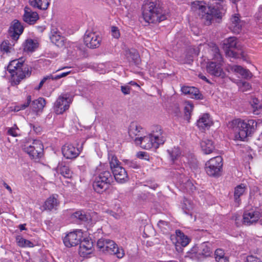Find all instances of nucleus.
Segmentation results:
<instances>
[{"label":"nucleus","mask_w":262,"mask_h":262,"mask_svg":"<svg viewBox=\"0 0 262 262\" xmlns=\"http://www.w3.org/2000/svg\"><path fill=\"white\" fill-rule=\"evenodd\" d=\"M128 135L130 138L134 140L135 143L136 140L145 134V130L137 122H132L128 127Z\"/></svg>","instance_id":"nucleus-15"},{"label":"nucleus","mask_w":262,"mask_h":262,"mask_svg":"<svg viewBox=\"0 0 262 262\" xmlns=\"http://www.w3.org/2000/svg\"><path fill=\"white\" fill-rule=\"evenodd\" d=\"M230 25V30L234 33H239L242 29L241 25L240 16L238 14H235L232 16Z\"/></svg>","instance_id":"nucleus-24"},{"label":"nucleus","mask_w":262,"mask_h":262,"mask_svg":"<svg viewBox=\"0 0 262 262\" xmlns=\"http://www.w3.org/2000/svg\"><path fill=\"white\" fill-rule=\"evenodd\" d=\"M70 73H71V71H68V72H63V73H61V74H60L59 75H56L55 76H53L52 75V80L58 79H60L61 78H62V77L67 76V75H68Z\"/></svg>","instance_id":"nucleus-50"},{"label":"nucleus","mask_w":262,"mask_h":262,"mask_svg":"<svg viewBox=\"0 0 262 262\" xmlns=\"http://www.w3.org/2000/svg\"><path fill=\"white\" fill-rule=\"evenodd\" d=\"M213 53L214 61H210L207 63L206 71L212 76L225 78L226 74L222 68L223 58L220 53V50L215 43H210L208 45Z\"/></svg>","instance_id":"nucleus-3"},{"label":"nucleus","mask_w":262,"mask_h":262,"mask_svg":"<svg viewBox=\"0 0 262 262\" xmlns=\"http://www.w3.org/2000/svg\"><path fill=\"white\" fill-rule=\"evenodd\" d=\"M223 160L221 156H216L209 159L205 163V171L212 177L218 178L222 175Z\"/></svg>","instance_id":"nucleus-7"},{"label":"nucleus","mask_w":262,"mask_h":262,"mask_svg":"<svg viewBox=\"0 0 262 262\" xmlns=\"http://www.w3.org/2000/svg\"><path fill=\"white\" fill-rule=\"evenodd\" d=\"M2 183L4 186L7 189V190L10 193H12V190L10 186H9L5 181H2Z\"/></svg>","instance_id":"nucleus-55"},{"label":"nucleus","mask_w":262,"mask_h":262,"mask_svg":"<svg viewBox=\"0 0 262 262\" xmlns=\"http://www.w3.org/2000/svg\"><path fill=\"white\" fill-rule=\"evenodd\" d=\"M237 38L235 37H230L224 41V46L227 50L226 54L233 58H237L238 57V54L232 50V49L236 48Z\"/></svg>","instance_id":"nucleus-17"},{"label":"nucleus","mask_w":262,"mask_h":262,"mask_svg":"<svg viewBox=\"0 0 262 262\" xmlns=\"http://www.w3.org/2000/svg\"><path fill=\"white\" fill-rule=\"evenodd\" d=\"M109 163L112 171L116 169L118 167H120L121 163L118 160L117 157L113 154H110L108 155Z\"/></svg>","instance_id":"nucleus-35"},{"label":"nucleus","mask_w":262,"mask_h":262,"mask_svg":"<svg viewBox=\"0 0 262 262\" xmlns=\"http://www.w3.org/2000/svg\"><path fill=\"white\" fill-rule=\"evenodd\" d=\"M131 88L127 85L121 86V91L124 95L129 94L130 92Z\"/></svg>","instance_id":"nucleus-52"},{"label":"nucleus","mask_w":262,"mask_h":262,"mask_svg":"<svg viewBox=\"0 0 262 262\" xmlns=\"http://www.w3.org/2000/svg\"><path fill=\"white\" fill-rule=\"evenodd\" d=\"M212 124L211 118L208 113H205L201 115L196 122L197 126L202 130L209 129Z\"/></svg>","instance_id":"nucleus-21"},{"label":"nucleus","mask_w":262,"mask_h":262,"mask_svg":"<svg viewBox=\"0 0 262 262\" xmlns=\"http://www.w3.org/2000/svg\"><path fill=\"white\" fill-rule=\"evenodd\" d=\"M251 89V85L250 84L246 81L242 82V85L240 86V89L243 92H246L250 90Z\"/></svg>","instance_id":"nucleus-47"},{"label":"nucleus","mask_w":262,"mask_h":262,"mask_svg":"<svg viewBox=\"0 0 262 262\" xmlns=\"http://www.w3.org/2000/svg\"><path fill=\"white\" fill-rule=\"evenodd\" d=\"M79 244V254L81 256L85 257L92 253L93 244L91 239L84 238Z\"/></svg>","instance_id":"nucleus-19"},{"label":"nucleus","mask_w":262,"mask_h":262,"mask_svg":"<svg viewBox=\"0 0 262 262\" xmlns=\"http://www.w3.org/2000/svg\"><path fill=\"white\" fill-rule=\"evenodd\" d=\"M23 20L29 25H34L39 19V15L36 12L33 11L30 8L26 6L24 9Z\"/></svg>","instance_id":"nucleus-20"},{"label":"nucleus","mask_w":262,"mask_h":262,"mask_svg":"<svg viewBox=\"0 0 262 262\" xmlns=\"http://www.w3.org/2000/svg\"><path fill=\"white\" fill-rule=\"evenodd\" d=\"M195 54L196 56H198L199 55V52H195Z\"/></svg>","instance_id":"nucleus-63"},{"label":"nucleus","mask_w":262,"mask_h":262,"mask_svg":"<svg viewBox=\"0 0 262 262\" xmlns=\"http://www.w3.org/2000/svg\"><path fill=\"white\" fill-rule=\"evenodd\" d=\"M26 224H20L19 225V228L21 231L25 230L26 229Z\"/></svg>","instance_id":"nucleus-61"},{"label":"nucleus","mask_w":262,"mask_h":262,"mask_svg":"<svg viewBox=\"0 0 262 262\" xmlns=\"http://www.w3.org/2000/svg\"><path fill=\"white\" fill-rule=\"evenodd\" d=\"M181 91L185 95H188L190 98L196 99H202V95L200 93L199 89L194 86H183L181 88Z\"/></svg>","instance_id":"nucleus-23"},{"label":"nucleus","mask_w":262,"mask_h":262,"mask_svg":"<svg viewBox=\"0 0 262 262\" xmlns=\"http://www.w3.org/2000/svg\"><path fill=\"white\" fill-rule=\"evenodd\" d=\"M104 252L114 254L118 258H122L125 255L124 249L122 247H118L114 241L110 239L108 240Z\"/></svg>","instance_id":"nucleus-13"},{"label":"nucleus","mask_w":262,"mask_h":262,"mask_svg":"<svg viewBox=\"0 0 262 262\" xmlns=\"http://www.w3.org/2000/svg\"><path fill=\"white\" fill-rule=\"evenodd\" d=\"M112 172L116 181L119 183H124L128 180L127 173L122 166L117 167L116 169L112 170Z\"/></svg>","instance_id":"nucleus-22"},{"label":"nucleus","mask_w":262,"mask_h":262,"mask_svg":"<svg viewBox=\"0 0 262 262\" xmlns=\"http://www.w3.org/2000/svg\"><path fill=\"white\" fill-rule=\"evenodd\" d=\"M8 71L12 77L16 76L17 81L19 82L26 76H29L31 71L29 70L28 65L25 63L23 58L13 60L9 62L7 67Z\"/></svg>","instance_id":"nucleus-5"},{"label":"nucleus","mask_w":262,"mask_h":262,"mask_svg":"<svg viewBox=\"0 0 262 262\" xmlns=\"http://www.w3.org/2000/svg\"><path fill=\"white\" fill-rule=\"evenodd\" d=\"M194 247L192 250L193 253H195L200 258H205L210 256L212 253V250L211 247V244L209 242H204L200 244L197 247Z\"/></svg>","instance_id":"nucleus-14"},{"label":"nucleus","mask_w":262,"mask_h":262,"mask_svg":"<svg viewBox=\"0 0 262 262\" xmlns=\"http://www.w3.org/2000/svg\"><path fill=\"white\" fill-rule=\"evenodd\" d=\"M71 218L77 222L83 223L89 221L90 216L83 211L79 210L73 213L71 215Z\"/></svg>","instance_id":"nucleus-31"},{"label":"nucleus","mask_w":262,"mask_h":262,"mask_svg":"<svg viewBox=\"0 0 262 262\" xmlns=\"http://www.w3.org/2000/svg\"><path fill=\"white\" fill-rule=\"evenodd\" d=\"M111 34L112 36L116 39H118L120 36L119 29L116 26H113L111 27Z\"/></svg>","instance_id":"nucleus-45"},{"label":"nucleus","mask_w":262,"mask_h":262,"mask_svg":"<svg viewBox=\"0 0 262 262\" xmlns=\"http://www.w3.org/2000/svg\"><path fill=\"white\" fill-rule=\"evenodd\" d=\"M52 75H51V74H50L49 75H47V76H45L40 81L38 86L35 88V90H39L41 89V88L42 86V85L45 83V82L47 80L52 79Z\"/></svg>","instance_id":"nucleus-46"},{"label":"nucleus","mask_w":262,"mask_h":262,"mask_svg":"<svg viewBox=\"0 0 262 262\" xmlns=\"http://www.w3.org/2000/svg\"><path fill=\"white\" fill-rule=\"evenodd\" d=\"M71 104V100L68 94L60 95L54 102L53 108L56 115L62 114L68 110Z\"/></svg>","instance_id":"nucleus-8"},{"label":"nucleus","mask_w":262,"mask_h":262,"mask_svg":"<svg viewBox=\"0 0 262 262\" xmlns=\"http://www.w3.org/2000/svg\"><path fill=\"white\" fill-rule=\"evenodd\" d=\"M24 29V27L19 21L16 19L14 20L9 29L11 38L16 41L23 33Z\"/></svg>","instance_id":"nucleus-16"},{"label":"nucleus","mask_w":262,"mask_h":262,"mask_svg":"<svg viewBox=\"0 0 262 262\" xmlns=\"http://www.w3.org/2000/svg\"><path fill=\"white\" fill-rule=\"evenodd\" d=\"M50 38H51V41L55 43H57V41L59 40V38H60V35H57V33H56V34H53L51 37H50Z\"/></svg>","instance_id":"nucleus-54"},{"label":"nucleus","mask_w":262,"mask_h":262,"mask_svg":"<svg viewBox=\"0 0 262 262\" xmlns=\"http://www.w3.org/2000/svg\"><path fill=\"white\" fill-rule=\"evenodd\" d=\"M101 37L98 33L93 31L87 30L83 36L84 43L88 48L96 49L101 44Z\"/></svg>","instance_id":"nucleus-9"},{"label":"nucleus","mask_w":262,"mask_h":262,"mask_svg":"<svg viewBox=\"0 0 262 262\" xmlns=\"http://www.w3.org/2000/svg\"><path fill=\"white\" fill-rule=\"evenodd\" d=\"M242 56L243 59L244 60H245V58H244L245 57H244V56L243 55V53H242Z\"/></svg>","instance_id":"nucleus-62"},{"label":"nucleus","mask_w":262,"mask_h":262,"mask_svg":"<svg viewBox=\"0 0 262 262\" xmlns=\"http://www.w3.org/2000/svg\"><path fill=\"white\" fill-rule=\"evenodd\" d=\"M165 141L162 127L159 125H156L152 127L150 134L146 136L144 135L140 139L136 140V144L140 145L142 148L148 150L152 147L158 148Z\"/></svg>","instance_id":"nucleus-1"},{"label":"nucleus","mask_w":262,"mask_h":262,"mask_svg":"<svg viewBox=\"0 0 262 262\" xmlns=\"http://www.w3.org/2000/svg\"><path fill=\"white\" fill-rule=\"evenodd\" d=\"M14 43H11L8 40H4L0 45V51L3 55L9 54L13 50Z\"/></svg>","instance_id":"nucleus-32"},{"label":"nucleus","mask_w":262,"mask_h":262,"mask_svg":"<svg viewBox=\"0 0 262 262\" xmlns=\"http://www.w3.org/2000/svg\"><path fill=\"white\" fill-rule=\"evenodd\" d=\"M30 5L34 8L46 10L50 4V0H29Z\"/></svg>","instance_id":"nucleus-27"},{"label":"nucleus","mask_w":262,"mask_h":262,"mask_svg":"<svg viewBox=\"0 0 262 262\" xmlns=\"http://www.w3.org/2000/svg\"><path fill=\"white\" fill-rule=\"evenodd\" d=\"M193 105L189 101L186 102L184 107V116L186 120L189 121L190 119L191 113L193 110Z\"/></svg>","instance_id":"nucleus-39"},{"label":"nucleus","mask_w":262,"mask_h":262,"mask_svg":"<svg viewBox=\"0 0 262 262\" xmlns=\"http://www.w3.org/2000/svg\"><path fill=\"white\" fill-rule=\"evenodd\" d=\"M33 129L37 133H40L41 130V128L40 126H35V125L33 126Z\"/></svg>","instance_id":"nucleus-58"},{"label":"nucleus","mask_w":262,"mask_h":262,"mask_svg":"<svg viewBox=\"0 0 262 262\" xmlns=\"http://www.w3.org/2000/svg\"><path fill=\"white\" fill-rule=\"evenodd\" d=\"M246 189V186L244 184L236 186L234 188V199L236 203H239L241 201L240 197L243 195Z\"/></svg>","instance_id":"nucleus-34"},{"label":"nucleus","mask_w":262,"mask_h":262,"mask_svg":"<svg viewBox=\"0 0 262 262\" xmlns=\"http://www.w3.org/2000/svg\"><path fill=\"white\" fill-rule=\"evenodd\" d=\"M17 244L20 247H33V244L30 241L20 236L16 237Z\"/></svg>","instance_id":"nucleus-37"},{"label":"nucleus","mask_w":262,"mask_h":262,"mask_svg":"<svg viewBox=\"0 0 262 262\" xmlns=\"http://www.w3.org/2000/svg\"><path fill=\"white\" fill-rule=\"evenodd\" d=\"M31 99H32L31 96L28 95L27 97L26 101L24 103L17 106V107H18L17 111L24 110L26 109L27 107H28L29 106V105L31 102Z\"/></svg>","instance_id":"nucleus-44"},{"label":"nucleus","mask_w":262,"mask_h":262,"mask_svg":"<svg viewBox=\"0 0 262 262\" xmlns=\"http://www.w3.org/2000/svg\"><path fill=\"white\" fill-rule=\"evenodd\" d=\"M200 144L202 150L205 154H210L215 148L213 141L208 139H204Z\"/></svg>","instance_id":"nucleus-29"},{"label":"nucleus","mask_w":262,"mask_h":262,"mask_svg":"<svg viewBox=\"0 0 262 262\" xmlns=\"http://www.w3.org/2000/svg\"><path fill=\"white\" fill-rule=\"evenodd\" d=\"M133 59L134 60L137 59L138 57H139L138 53L136 51H135L133 53Z\"/></svg>","instance_id":"nucleus-60"},{"label":"nucleus","mask_w":262,"mask_h":262,"mask_svg":"<svg viewBox=\"0 0 262 262\" xmlns=\"http://www.w3.org/2000/svg\"><path fill=\"white\" fill-rule=\"evenodd\" d=\"M112 181L113 177L109 171H102L95 177L93 188L96 192L102 194L109 188Z\"/></svg>","instance_id":"nucleus-6"},{"label":"nucleus","mask_w":262,"mask_h":262,"mask_svg":"<svg viewBox=\"0 0 262 262\" xmlns=\"http://www.w3.org/2000/svg\"><path fill=\"white\" fill-rule=\"evenodd\" d=\"M60 173L66 178H71L73 172L69 166L66 165H61L59 167Z\"/></svg>","instance_id":"nucleus-38"},{"label":"nucleus","mask_w":262,"mask_h":262,"mask_svg":"<svg viewBox=\"0 0 262 262\" xmlns=\"http://www.w3.org/2000/svg\"><path fill=\"white\" fill-rule=\"evenodd\" d=\"M199 77L200 79L206 81L208 83H210L209 80L206 77V76H204L202 74H199Z\"/></svg>","instance_id":"nucleus-59"},{"label":"nucleus","mask_w":262,"mask_h":262,"mask_svg":"<svg viewBox=\"0 0 262 262\" xmlns=\"http://www.w3.org/2000/svg\"><path fill=\"white\" fill-rule=\"evenodd\" d=\"M25 151L32 158H39L43 154V145L41 141L35 140L31 145L25 148Z\"/></svg>","instance_id":"nucleus-11"},{"label":"nucleus","mask_w":262,"mask_h":262,"mask_svg":"<svg viewBox=\"0 0 262 262\" xmlns=\"http://www.w3.org/2000/svg\"><path fill=\"white\" fill-rule=\"evenodd\" d=\"M234 129H237L240 140L244 141L254 133L257 127V122L253 119L243 120L235 119L231 121Z\"/></svg>","instance_id":"nucleus-4"},{"label":"nucleus","mask_w":262,"mask_h":262,"mask_svg":"<svg viewBox=\"0 0 262 262\" xmlns=\"http://www.w3.org/2000/svg\"><path fill=\"white\" fill-rule=\"evenodd\" d=\"M129 166L134 169H138L140 168V165L136 162L130 161L128 163Z\"/></svg>","instance_id":"nucleus-53"},{"label":"nucleus","mask_w":262,"mask_h":262,"mask_svg":"<svg viewBox=\"0 0 262 262\" xmlns=\"http://www.w3.org/2000/svg\"><path fill=\"white\" fill-rule=\"evenodd\" d=\"M137 157L141 159H145L146 160H149V156L147 153L145 151H139L137 154Z\"/></svg>","instance_id":"nucleus-49"},{"label":"nucleus","mask_w":262,"mask_h":262,"mask_svg":"<svg viewBox=\"0 0 262 262\" xmlns=\"http://www.w3.org/2000/svg\"><path fill=\"white\" fill-rule=\"evenodd\" d=\"M39 43L36 40L27 39L23 45L24 51L26 52H33L38 47Z\"/></svg>","instance_id":"nucleus-30"},{"label":"nucleus","mask_w":262,"mask_h":262,"mask_svg":"<svg viewBox=\"0 0 262 262\" xmlns=\"http://www.w3.org/2000/svg\"><path fill=\"white\" fill-rule=\"evenodd\" d=\"M193 208V204L188 199L184 198L182 204V209L185 214H188Z\"/></svg>","instance_id":"nucleus-36"},{"label":"nucleus","mask_w":262,"mask_h":262,"mask_svg":"<svg viewBox=\"0 0 262 262\" xmlns=\"http://www.w3.org/2000/svg\"><path fill=\"white\" fill-rule=\"evenodd\" d=\"M142 9L143 18L149 24L158 23L166 19L162 8L155 2L145 1Z\"/></svg>","instance_id":"nucleus-2"},{"label":"nucleus","mask_w":262,"mask_h":262,"mask_svg":"<svg viewBox=\"0 0 262 262\" xmlns=\"http://www.w3.org/2000/svg\"><path fill=\"white\" fill-rule=\"evenodd\" d=\"M261 213L253 209L246 210L243 215V223L247 226H250L257 223L260 217Z\"/></svg>","instance_id":"nucleus-12"},{"label":"nucleus","mask_w":262,"mask_h":262,"mask_svg":"<svg viewBox=\"0 0 262 262\" xmlns=\"http://www.w3.org/2000/svg\"><path fill=\"white\" fill-rule=\"evenodd\" d=\"M250 104L253 109V113L256 115L259 114L261 107L259 104L258 99L255 97L252 98L250 101Z\"/></svg>","instance_id":"nucleus-40"},{"label":"nucleus","mask_w":262,"mask_h":262,"mask_svg":"<svg viewBox=\"0 0 262 262\" xmlns=\"http://www.w3.org/2000/svg\"><path fill=\"white\" fill-rule=\"evenodd\" d=\"M46 104V99L42 97H39L32 101V108L36 113L42 112Z\"/></svg>","instance_id":"nucleus-33"},{"label":"nucleus","mask_w":262,"mask_h":262,"mask_svg":"<svg viewBox=\"0 0 262 262\" xmlns=\"http://www.w3.org/2000/svg\"><path fill=\"white\" fill-rule=\"evenodd\" d=\"M19 129L16 124H14L11 127H8L7 130V135L16 137L20 136Z\"/></svg>","instance_id":"nucleus-41"},{"label":"nucleus","mask_w":262,"mask_h":262,"mask_svg":"<svg viewBox=\"0 0 262 262\" xmlns=\"http://www.w3.org/2000/svg\"><path fill=\"white\" fill-rule=\"evenodd\" d=\"M83 237V232L81 229H76L70 232L63 239V242L67 247H72L79 244Z\"/></svg>","instance_id":"nucleus-10"},{"label":"nucleus","mask_w":262,"mask_h":262,"mask_svg":"<svg viewBox=\"0 0 262 262\" xmlns=\"http://www.w3.org/2000/svg\"><path fill=\"white\" fill-rule=\"evenodd\" d=\"M63 156L67 159H73L77 157L80 151L79 148L71 144H66L61 149Z\"/></svg>","instance_id":"nucleus-18"},{"label":"nucleus","mask_w":262,"mask_h":262,"mask_svg":"<svg viewBox=\"0 0 262 262\" xmlns=\"http://www.w3.org/2000/svg\"><path fill=\"white\" fill-rule=\"evenodd\" d=\"M176 246L186 247L190 242V239L185 235L181 230L176 231Z\"/></svg>","instance_id":"nucleus-26"},{"label":"nucleus","mask_w":262,"mask_h":262,"mask_svg":"<svg viewBox=\"0 0 262 262\" xmlns=\"http://www.w3.org/2000/svg\"><path fill=\"white\" fill-rule=\"evenodd\" d=\"M168 223L167 222L164 221H160L158 223V226L161 228L162 226H168Z\"/></svg>","instance_id":"nucleus-56"},{"label":"nucleus","mask_w":262,"mask_h":262,"mask_svg":"<svg viewBox=\"0 0 262 262\" xmlns=\"http://www.w3.org/2000/svg\"><path fill=\"white\" fill-rule=\"evenodd\" d=\"M214 254H215V258L216 260L218 259L219 258H221L222 257L225 256L224 251L223 250H222V249H217L215 251Z\"/></svg>","instance_id":"nucleus-48"},{"label":"nucleus","mask_w":262,"mask_h":262,"mask_svg":"<svg viewBox=\"0 0 262 262\" xmlns=\"http://www.w3.org/2000/svg\"><path fill=\"white\" fill-rule=\"evenodd\" d=\"M171 160L173 162L176 160L181 155V151L179 148L174 147L171 150H168Z\"/></svg>","instance_id":"nucleus-42"},{"label":"nucleus","mask_w":262,"mask_h":262,"mask_svg":"<svg viewBox=\"0 0 262 262\" xmlns=\"http://www.w3.org/2000/svg\"><path fill=\"white\" fill-rule=\"evenodd\" d=\"M57 197L58 195L57 194H53L49 196L43 205L44 210L51 211L52 209L56 208L59 204Z\"/></svg>","instance_id":"nucleus-25"},{"label":"nucleus","mask_w":262,"mask_h":262,"mask_svg":"<svg viewBox=\"0 0 262 262\" xmlns=\"http://www.w3.org/2000/svg\"><path fill=\"white\" fill-rule=\"evenodd\" d=\"M216 260L217 262H229L228 259L226 256L222 257L221 258H219Z\"/></svg>","instance_id":"nucleus-57"},{"label":"nucleus","mask_w":262,"mask_h":262,"mask_svg":"<svg viewBox=\"0 0 262 262\" xmlns=\"http://www.w3.org/2000/svg\"><path fill=\"white\" fill-rule=\"evenodd\" d=\"M108 239L101 238L97 243V246L99 250L102 252H105V247L107 245Z\"/></svg>","instance_id":"nucleus-43"},{"label":"nucleus","mask_w":262,"mask_h":262,"mask_svg":"<svg viewBox=\"0 0 262 262\" xmlns=\"http://www.w3.org/2000/svg\"><path fill=\"white\" fill-rule=\"evenodd\" d=\"M230 70L233 72L239 74L243 77L246 79L251 78L252 77V74L249 70L244 69L241 66H232L230 67Z\"/></svg>","instance_id":"nucleus-28"},{"label":"nucleus","mask_w":262,"mask_h":262,"mask_svg":"<svg viewBox=\"0 0 262 262\" xmlns=\"http://www.w3.org/2000/svg\"><path fill=\"white\" fill-rule=\"evenodd\" d=\"M247 262H262L261 260L253 255H249L247 257Z\"/></svg>","instance_id":"nucleus-51"}]
</instances>
